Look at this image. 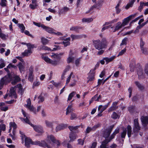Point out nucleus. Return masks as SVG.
Segmentation results:
<instances>
[{"mask_svg": "<svg viewBox=\"0 0 148 148\" xmlns=\"http://www.w3.org/2000/svg\"><path fill=\"white\" fill-rule=\"evenodd\" d=\"M100 125V124L99 123H97L94 125L92 127V130H96L97 128Z\"/></svg>", "mask_w": 148, "mask_h": 148, "instance_id": "69168bd1", "label": "nucleus"}, {"mask_svg": "<svg viewBox=\"0 0 148 148\" xmlns=\"http://www.w3.org/2000/svg\"><path fill=\"white\" fill-rule=\"evenodd\" d=\"M128 39L127 38H125L122 40V42L120 44V45L121 46L124 45H126Z\"/></svg>", "mask_w": 148, "mask_h": 148, "instance_id": "5fc2aeb1", "label": "nucleus"}, {"mask_svg": "<svg viewBox=\"0 0 148 148\" xmlns=\"http://www.w3.org/2000/svg\"><path fill=\"white\" fill-rule=\"evenodd\" d=\"M71 37L72 40L75 39H79L82 38H85L86 37V36L84 34H82L79 35H74V34H71Z\"/></svg>", "mask_w": 148, "mask_h": 148, "instance_id": "dca6fc26", "label": "nucleus"}, {"mask_svg": "<svg viewBox=\"0 0 148 148\" xmlns=\"http://www.w3.org/2000/svg\"><path fill=\"white\" fill-rule=\"evenodd\" d=\"M137 73L139 79L143 78L144 76L143 75V73L142 68H140L139 69V70L138 71Z\"/></svg>", "mask_w": 148, "mask_h": 148, "instance_id": "72a5a7b5", "label": "nucleus"}, {"mask_svg": "<svg viewBox=\"0 0 148 148\" xmlns=\"http://www.w3.org/2000/svg\"><path fill=\"white\" fill-rule=\"evenodd\" d=\"M27 104L25 105V107L29 109L30 111H33L34 113H36V112L34 111V108L32 106H31V101L30 99H28L27 101Z\"/></svg>", "mask_w": 148, "mask_h": 148, "instance_id": "2eb2a0df", "label": "nucleus"}, {"mask_svg": "<svg viewBox=\"0 0 148 148\" xmlns=\"http://www.w3.org/2000/svg\"><path fill=\"white\" fill-rule=\"evenodd\" d=\"M45 141L41 140L40 142L39 141L37 140L34 142L32 144L34 145H38L40 146L44 147H47V148H50V146L48 145V143L47 141L46 140V139Z\"/></svg>", "mask_w": 148, "mask_h": 148, "instance_id": "9d476101", "label": "nucleus"}, {"mask_svg": "<svg viewBox=\"0 0 148 148\" xmlns=\"http://www.w3.org/2000/svg\"><path fill=\"white\" fill-rule=\"evenodd\" d=\"M134 127L133 128V132L134 133V136H136L140 130V126L139 125L138 119H135L134 120Z\"/></svg>", "mask_w": 148, "mask_h": 148, "instance_id": "1a4fd4ad", "label": "nucleus"}, {"mask_svg": "<svg viewBox=\"0 0 148 148\" xmlns=\"http://www.w3.org/2000/svg\"><path fill=\"white\" fill-rule=\"evenodd\" d=\"M93 45L95 48L99 50L106 48L108 45L106 40L103 38L101 41L99 39L93 41Z\"/></svg>", "mask_w": 148, "mask_h": 148, "instance_id": "f257e3e1", "label": "nucleus"}, {"mask_svg": "<svg viewBox=\"0 0 148 148\" xmlns=\"http://www.w3.org/2000/svg\"><path fill=\"white\" fill-rule=\"evenodd\" d=\"M32 53V50L27 49L25 50L22 53V56H27L30 55Z\"/></svg>", "mask_w": 148, "mask_h": 148, "instance_id": "4be33fe9", "label": "nucleus"}, {"mask_svg": "<svg viewBox=\"0 0 148 148\" xmlns=\"http://www.w3.org/2000/svg\"><path fill=\"white\" fill-rule=\"evenodd\" d=\"M115 56H113L109 58H104V60H105L107 63H108V62L112 61L114 59H115Z\"/></svg>", "mask_w": 148, "mask_h": 148, "instance_id": "2f4dec72", "label": "nucleus"}, {"mask_svg": "<svg viewBox=\"0 0 148 148\" xmlns=\"http://www.w3.org/2000/svg\"><path fill=\"white\" fill-rule=\"evenodd\" d=\"M12 79L11 75L10 74H8V75L2 78L0 82L2 84L3 83L4 85H6L10 82Z\"/></svg>", "mask_w": 148, "mask_h": 148, "instance_id": "9b49d317", "label": "nucleus"}, {"mask_svg": "<svg viewBox=\"0 0 148 148\" xmlns=\"http://www.w3.org/2000/svg\"><path fill=\"white\" fill-rule=\"evenodd\" d=\"M143 53L145 54H147L148 53V50L146 48H143V49H141Z\"/></svg>", "mask_w": 148, "mask_h": 148, "instance_id": "0e129e2a", "label": "nucleus"}, {"mask_svg": "<svg viewBox=\"0 0 148 148\" xmlns=\"http://www.w3.org/2000/svg\"><path fill=\"white\" fill-rule=\"evenodd\" d=\"M135 1L136 0H129V3L126 6L125 8L128 9L130 7H132Z\"/></svg>", "mask_w": 148, "mask_h": 148, "instance_id": "473e14b6", "label": "nucleus"}, {"mask_svg": "<svg viewBox=\"0 0 148 148\" xmlns=\"http://www.w3.org/2000/svg\"><path fill=\"white\" fill-rule=\"evenodd\" d=\"M10 127L11 128L12 127L13 129H15L16 128V124L14 122H10Z\"/></svg>", "mask_w": 148, "mask_h": 148, "instance_id": "3c124183", "label": "nucleus"}, {"mask_svg": "<svg viewBox=\"0 0 148 148\" xmlns=\"http://www.w3.org/2000/svg\"><path fill=\"white\" fill-rule=\"evenodd\" d=\"M117 107H115V106H112L108 110V112L112 111L116 109L117 108Z\"/></svg>", "mask_w": 148, "mask_h": 148, "instance_id": "e2e57ef3", "label": "nucleus"}, {"mask_svg": "<svg viewBox=\"0 0 148 148\" xmlns=\"http://www.w3.org/2000/svg\"><path fill=\"white\" fill-rule=\"evenodd\" d=\"M20 80V78L18 76L14 75H13L12 84H15Z\"/></svg>", "mask_w": 148, "mask_h": 148, "instance_id": "412c9836", "label": "nucleus"}, {"mask_svg": "<svg viewBox=\"0 0 148 148\" xmlns=\"http://www.w3.org/2000/svg\"><path fill=\"white\" fill-rule=\"evenodd\" d=\"M102 1H99L97 3L93 5L90 9V10H92L93 8H97V9H99V6L100 5H101V4L102 3Z\"/></svg>", "mask_w": 148, "mask_h": 148, "instance_id": "7c9ffc66", "label": "nucleus"}, {"mask_svg": "<svg viewBox=\"0 0 148 148\" xmlns=\"http://www.w3.org/2000/svg\"><path fill=\"white\" fill-rule=\"evenodd\" d=\"M135 16V14L131 15L127 17L124 18L122 24L123 26H124L126 25L129 23V21L132 18H133Z\"/></svg>", "mask_w": 148, "mask_h": 148, "instance_id": "f8f14e48", "label": "nucleus"}, {"mask_svg": "<svg viewBox=\"0 0 148 148\" xmlns=\"http://www.w3.org/2000/svg\"><path fill=\"white\" fill-rule=\"evenodd\" d=\"M127 134L129 138H130L131 136L132 133V127L130 125H128L127 129L124 128L123 129V131L121 133V137L122 138H124L126 134L127 130Z\"/></svg>", "mask_w": 148, "mask_h": 148, "instance_id": "423d86ee", "label": "nucleus"}, {"mask_svg": "<svg viewBox=\"0 0 148 148\" xmlns=\"http://www.w3.org/2000/svg\"><path fill=\"white\" fill-rule=\"evenodd\" d=\"M145 44L144 42L143 41L142 38H141L140 40V47L141 48V49L143 50V46Z\"/></svg>", "mask_w": 148, "mask_h": 148, "instance_id": "13d9d810", "label": "nucleus"}, {"mask_svg": "<svg viewBox=\"0 0 148 148\" xmlns=\"http://www.w3.org/2000/svg\"><path fill=\"white\" fill-rule=\"evenodd\" d=\"M126 49L125 48L124 49L122 50L119 53L118 56H121L123 55L126 51Z\"/></svg>", "mask_w": 148, "mask_h": 148, "instance_id": "338daca9", "label": "nucleus"}, {"mask_svg": "<svg viewBox=\"0 0 148 148\" xmlns=\"http://www.w3.org/2000/svg\"><path fill=\"white\" fill-rule=\"evenodd\" d=\"M111 117L112 119H115L118 118H119V116L115 112H114L111 115Z\"/></svg>", "mask_w": 148, "mask_h": 148, "instance_id": "de8ad7c7", "label": "nucleus"}, {"mask_svg": "<svg viewBox=\"0 0 148 148\" xmlns=\"http://www.w3.org/2000/svg\"><path fill=\"white\" fill-rule=\"evenodd\" d=\"M46 126L48 127L52 128L53 127V122H50L47 120L45 121Z\"/></svg>", "mask_w": 148, "mask_h": 148, "instance_id": "a19ab883", "label": "nucleus"}, {"mask_svg": "<svg viewBox=\"0 0 148 148\" xmlns=\"http://www.w3.org/2000/svg\"><path fill=\"white\" fill-rule=\"evenodd\" d=\"M5 66V64L4 60L1 59L0 60V69H2Z\"/></svg>", "mask_w": 148, "mask_h": 148, "instance_id": "a18cd8bd", "label": "nucleus"}, {"mask_svg": "<svg viewBox=\"0 0 148 148\" xmlns=\"http://www.w3.org/2000/svg\"><path fill=\"white\" fill-rule=\"evenodd\" d=\"M67 127V125L63 123H61L58 125L56 128V131L57 132Z\"/></svg>", "mask_w": 148, "mask_h": 148, "instance_id": "6ab92c4d", "label": "nucleus"}, {"mask_svg": "<svg viewBox=\"0 0 148 148\" xmlns=\"http://www.w3.org/2000/svg\"><path fill=\"white\" fill-rule=\"evenodd\" d=\"M76 92H73L70 93L68 96L67 101L70 100L73 98V97L75 95Z\"/></svg>", "mask_w": 148, "mask_h": 148, "instance_id": "c03bdc74", "label": "nucleus"}, {"mask_svg": "<svg viewBox=\"0 0 148 148\" xmlns=\"http://www.w3.org/2000/svg\"><path fill=\"white\" fill-rule=\"evenodd\" d=\"M21 111L24 117H26L25 118L23 119L25 123L30 125L33 127L34 130L36 132L41 134L43 133L44 132L42 127L40 125H34L32 124H31L26 113L23 109H22Z\"/></svg>", "mask_w": 148, "mask_h": 148, "instance_id": "f03ea898", "label": "nucleus"}, {"mask_svg": "<svg viewBox=\"0 0 148 148\" xmlns=\"http://www.w3.org/2000/svg\"><path fill=\"white\" fill-rule=\"evenodd\" d=\"M18 26L21 29V31L22 33L24 32V30L25 29V27L23 24H18Z\"/></svg>", "mask_w": 148, "mask_h": 148, "instance_id": "58836bf2", "label": "nucleus"}, {"mask_svg": "<svg viewBox=\"0 0 148 148\" xmlns=\"http://www.w3.org/2000/svg\"><path fill=\"white\" fill-rule=\"evenodd\" d=\"M40 82L38 81H36L33 84V86L35 87L38 86L40 84Z\"/></svg>", "mask_w": 148, "mask_h": 148, "instance_id": "052dcab7", "label": "nucleus"}, {"mask_svg": "<svg viewBox=\"0 0 148 148\" xmlns=\"http://www.w3.org/2000/svg\"><path fill=\"white\" fill-rule=\"evenodd\" d=\"M0 37L3 40H6L8 38V36L3 33L0 34Z\"/></svg>", "mask_w": 148, "mask_h": 148, "instance_id": "49530a36", "label": "nucleus"}, {"mask_svg": "<svg viewBox=\"0 0 148 148\" xmlns=\"http://www.w3.org/2000/svg\"><path fill=\"white\" fill-rule=\"evenodd\" d=\"M141 120L143 125L144 126H145L148 124V116H142L141 118Z\"/></svg>", "mask_w": 148, "mask_h": 148, "instance_id": "f3484780", "label": "nucleus"}, {"mask_svg": "<svg viewBox=\"0 0 148 148\" xmlns=\"http://www.w3.org/2000/svg\"><path fill=\"white\" fill-rule=\"evenodd\" d=\"M7 68H9V69H16L17 68V67L12 64H10L7 66Z\"/></svg>", "mask_w": 148, "mask_h": 148, "instance_id": "603ef678", "label": "nucleus"}, {"mask_svg": "<svg viewBox=\"0 0 148 148\" xmlns=\"http://www.w3.org/2000/svg\"><path fill=\"white\" fill-rule=\"evenodd\" d=\"M82 59L81 57H80L77 59L75 61V65L76 66H78L80 64V62Z\"/></svg>", "mask_w": 148, "mask_h": 148, "instance_id": "09e8293b", "label": "nucleus"}, {"mask_svg": "<svg viewBox=\"0 0 148 148\" xmlns=\"http://www.w3.org/2000/svg\"><path fill=\"white\" fill-rule=\"evenodd\" d=\"M38 103L42 102L44 101V97L42 95H40L38 97Z\"/></svg>", "mask_w": 148, "mask_h": 148, "instance_id": "864d4df0", "label": "nucleus"}, {"mask_svg": "<svg viewBox=\"0 0 148 148\" xmlns=\"http://www.w3.org/2000/svg\"><path fill=\"white\" fill-rule=\"evenodd\" d=\"M18 90V92L22 95L23 92V90L22 88V85L21 84H18L16 86L14 87H12L10 90L9 96L12 98H16L17 95H16L15 90L16 89Z\"/></svg>", "mask_w": 148, "mask_h": 148, "instance_id": "20e7f679", "label": "nucleus"}, {"mask_svg": "<svg viewBox=\"0 0 148 148\" xmlns=\"http://www.w3.org/2000/svg\"><path fill=\"white\" fill-rule=\"evenodd\" d=\"M135 84L140 90H144V86L140 84V83L138 82H135Z\"/></svg>", "mask_w": 148, "mask_h": 148, "instance_id": "a878e982", "label": "nucleus"}, {"mask_svg": "<svg viewBox=\"0 0 148 148\" xmlns=\"http://www.w3.org/2000/svg\"><path fill=\"white\" fill-rule=\"evenodd\" d=\"M42 28L45 30L46 32L51 34H53L54 33V31H56L54 29L46 26L45 25H42Z\"/></svg>", "mask_w": 148, "mask_h": 148, "instance_id": "ddd939ff", "label": "nucleus"}, {"mask_svg": "<svg viewBox=\"0 0 148 148\" xmlns=\"http://www.w3.org/2000/svg\"><path fill=\"white\" fill-rule=\"evenodd\" d=\"M0 130L3 131H5L6 130L5 125L3 124H0Z\"/></svg>", "mask_w": 148, "mask_h": 148, "instance_id": "6e6d98bb", "label": "nucleus"}, {"mask_svg": "<svg viewBox=\"0 0 148 148\" xmlns=\"http://www.w3.org/2000/svg\"><path fill=\"white\" fill-rule=\"evenodd\" d=\"M145 73L148 76V64L145 66Z\"/></svg>", "mask_w": 148, "mask_h": 148, "instance_id": "774afa93", "label": "nucleus"}, {"mask_svg": "<svg viewBox=\"0 0 148 148\" xmlns=\"http://www.w3.org/2000/svg\"><path fill=\"white\" fill-rule=\"evenodd\" d=\"M123 27L122 25V23L121 22H117L115 25L114 28H113V27H111L112 28H113V32H115L116 31L119 30L121 29Z\"/></svg>", "mask_w": 148, "mask_h": 148, "instance_id": "4468645a", "label": "nucleus"}, {"mask_svg": "<svg viewBox=\"0 0 148 148\" xmlns=\"http://www.w3.org/2000/svg\"><path fill=\"white\" fill-rule=\"evenodd\" d=\"M113 127V126H111L105 130L103 133V136L106 138V140L102 142V143L104 142H107L110 140V137L109 138H108L112 131Z\"/></svg>", "mask_w": 148, "mask_h": 148, "instance_id": "6e6552de", "label": "nucleus"}, {"mask_svg": "<svg viewBox=\"0 0 148 148\" xmlns=\"http://www.w3.org/2000/svg\"><path fill=\"white\" fill-rule=\"evenodd\" d=\"M73 54L72 50H70L69 57L67 59V62L68 63L72 62L74 59V57L73 56Z\"/></svg>", "mask_w": 148, "mask_h": 148, "instance_id": "a211bd4d", "label": "nucleus"}, {"mask_svg": "<svg viewBox=\"0 0 148 148\" xmlns=\"http://www.w3.org/2000/svg\"><path fill=\"white\" fill-rule=\"evenodd\" d=\"M70 40L71 38L70 37L64 40L62 43L64 45V47H66L68 45H70L69 41Z\"/></svg>", "mask_w": 148, "mask_h": 148, "instance_id": "cd10ccee", "label": "nucleus"}, {"mask_svg": "<svg viewBox=\"0 0 148 148\" xmlns=\"http://www.w3.org/2000/svg\"><path fill=\"white\" fill-rule=\"evenodd\" d=\"M108 107V105H105L103 106L101 105L99 106L98 110L100 112H102Z\"/></svg>", "mask_w": 148, "mask_h": 148, "instance_id": "c85d7f7f", "label": "nucleus"}, {"mask_svg": "<svg viewBox=\"0 0 148 148\" xmlns=\"http://www.w3.org/2000/svg\"><path fill=\"white\" fill-rule=\"evenodd\" d=\"M1 2L0 5L3 7H4L6 6L7 4V1L6 0H1Z\"/></svg>", "mask_w": 148, "mask_h": 148, "instance_id": "8fccbe9b", "label": "nucleus"}, {"mask_svg": "<svg viewBox=\"0 0 148 148\" xmlns=\"http://www.w3.org/2000/svg\"><path fill=\"white\" fill-rule=\"evenodd\" d=\"M76 117V115L74 113H71V116L70 119L71 120H73Z\"/></svg>", "mask_w": 148, "mask_h": 148, "instance_id": "680f3d73", "label": "nucleus"}, {"mask_svg": "<svg viewBox=\"0 0 148 148\" xmlns=\"http://www.w3.org/2000/svg\"><path fill=\"white\" fill-rule=\"evenodd\" d=\"M36 0H32V3L29 5V7L32 10L35 9L38 5L36 2Z\"/></svg>", "mask_w": 148, "mask_h": 148, "instance_id": "b1692460", "label": "nucleus"}, {"mask_svg": "<svg viewBox=\"0 0 148 148\" xmlns=\"http://www.w3.org/2000/svg\"><path fill=\"white\" fill-rule=\"evenodd\" d=\"M97 97V95H96L94 97H92V101L95 100L98 101L99 99L101 98V96L100 95H99L98 97Z\"/></svg>", "mask_w": 148, "mask_h": 148, "instance_id": "4d7b16f0", "label": "nucleus"}, {"mask_svg": "<svg viewBox=\"0 0 148 148\" xmlns=\"http://www.w3.org/2000/svg\"><path fill=\"white\" fill-rule=\"evenodd\" d=\"M49 42V40L44 37L41 38V42L43 45L47 44Z\"/></svg>", "mask_w": 148, "mask_h": 148, "instance_id": "f704fd0d", "label": "nucleus"}, {"mask_svg": "<svg viewBox=\"0 0 148 148\" xmlns=\"http://www.w3.org/2000/svg\"><path fill=\"white\" fill-rule=\"evenodd\" d=\"M69 8L67 7H64L58 11V14L59 15L61 14H64L69 10Z\"/></svg>", "mask_w": 148, "mask_h": 148, "instance_id": "5701e85b", "label": "nucleus"}, {"mask_svg": "<svg viewBox=\"0 0 148 148\" xmlns=\"http://www.w3.org/2000/svg\"><path fill=\"white\" fill-rule=\"evenodd\" d=\"M27 49L32 50L33 48L36 47V46L35 45L32 44L30 43H28V44H27Z\"/></svg>", "mask_w": 148, "mask_h": 148, "instance_id": "c9c22d12", "label": "nucleus"}, {"mask_svg": "<svg viewBox=\"0 0 148 148\" xmlns=\"http://www.w3.org/2000/svg\"><path fill=\"white\" fill-rule=\"evenodd\" d=\"M80 29L79 27L78 26H73L71 27L70 30L71 31H74L76 32H78L79 29Z\"/></svg>", "mask_w": 148, "mask_h": 148, "instance_id": "79ce46f5", "label": "nucleus"}, {"mask_svg": "<svg viewBox=\"0 0 148 148\" xmlns=\"http://www.w3.org/2000/svg\"><path fill=\"white\" fill-rule=\"evenodd\" d=\"M20 72L22 73L24 71V67L22 64L20 62L18 65Z\"/></svg>", "mask_w": 148, "mask_h": 148, "instance_id": "ea45409f", "label": "nucleus"}, {"mask_svg": "<svg viewBox=\"0 0 148 148\" xmlns=\"http://www.w3.org/2000/svg\"><path fill=\"white\" fill-rule=\"evenodd\" d=\"M38 49L39 50H45L50 51L51 49L47 46L41 45L38 47Z\"/></svg>", "mask_w": 148, "mask_h": 148, "instance_id": "393cba45", "label": "nucleus"}, {"mask_svg": "<svg viewBox=\"0 0 148 148\" xmlns=\"http://www.w3.org/2000/svg\"><path fill=\"white\" fill-rule=\"evenodd\" d=\"M20 133L21 134V137L22 140V143H24V140H25V145L26 147H29V145L32 143V140L29 138L26 137L24 135L23 132L20 131Z\"/></svg>", "mask_w": 148, "mask_h": 148, "instance_id": "0eeeda50", "label": "nucleus"}, {"mask_svg": "<svg viewBox=\"0 0 148 148\" xmlns=\"http://www.w3.org/2000/svg\"><path fill=\"white\" fill-rule=\"evenodd\" d=\"M69 138L70 139V141H73L77 138V137L75 134L71 133L70 134Z\"/></svg>", "mask_w": 148, "mask_h": 148, "instance_id": "bb28decb", "label": "nucleus"}, {"mask_svg": "<svg viewBox=\"0 0 148 148\" xmlns=\"http://www.w3.org/2000/svg\"><path fill=\"white\" fill-rule=\"evenodd\" d=\"M66 114L68 115L69 113L71 112L73 110V108L72 107V104H71L69 105L68 106L66 109Z\"/></svg>", "mask_w": 148, "mask_h": 148, "instance_id": "c756f323", "label": "nucleus"}, {"mask_svg": "<svg viewBox=\"0 0 148 148\" xmlns=\"http://www.w3.org/2000/svg\"><path fill=\"white\" fill-rule=\"evenodd\" d=\"M79 127V126H70L69 127V128L71 131L74 132Z\"/></svg>", "mask_w": 148, "mask_h": 148, "instance_id": "37998d69", "label": "nucleus"}, {"mask_svg": "<svg viewBox=\"0 0 148 148\" xmlns=\"http://www.w3.org/2000/svg\"><path fill=\"white\" fill-rule=\"evenodd\" d=\"M93 19L92 18H84L82 19V22L83 23H90L92 22Z\"/></svg>", "mask_w": 148, "mask_h": 148, "instance_id": "4c0bfd02", "label": "nucleus"}, {"mask_svg": "<svg viewBox=\"0 0 148 148\" xmlns=\"http://www.w3.org/2000/svg\"><path fill=\"white\" fill-rule=\"evenodd\" d=\"M54 46L55 47L53 48L52 50H51V51H54L56 50H59L61 49V47L59 45H55Z\"/></svg>", "mask_w": 148, "mask_h": 148, "instance_id": "bf43d9fd", "label": "nucleus"}, {"mask_svg": "<svg viewBox=\"0 0 148 148\" xmlns=\"http://www.w3.org/2000/svg\"><path fill=\"white\" fill-rule=\"evenodd\" d=\"M95 72L94 71H92V72L90 71L89 74V76L88 77V80L87 82L89 81H91L94 80Z\"/></svg>", "mask_w": 148, "mask_h": 148, "instance_id": "aec40b11", "label": "nucleus"}, {"mask_svg": "<svg viewBox=\"0 0 148 148\" xmlns=\"http://www.w3.org/2000/svg\"><path fill=\"white\" fill-rule=\"evenodd\" d=\"M42 58L47 63H49V62L51 61V59H50L48 56L45 55H43L42 56Z\"/></svg>", "mask_w": 148, "mask_h": 148, "instance_id": "e433bc0d", "label": "nucleus"}, {"mask_svg": "<svg viewBox=\"0 0 148 148\" xmlns=\"http://www.w3.org/2000/svg\"><path fill=\"white\" fill-rule=\"evenodd\" d=\"M48 145L52 148L56 145V148H58L60 145V143L58 140H56L54 136L52 135H48L46 138Z\"/></svg>", "mask_w": 148, "mask_h": 148, "instance_id": "7ed1b4c3", "label": "nucleus"}, {"mask_svg": "<svg viewBox=\"0 0 148 148\" xmlns=\"http://www.w3.org/2000/svg\"><path fill=\"white\" fill-rule=\"evenodd\" d=\"M75 77V76L73 75V72H71L66 79V85H67L69 83L71 80V78L72 77L71 83L69 84V86L70 87H73L75 86L76 85L77 82L76 80L74 78Z\"/></svg>", "mask_w": 148, "mask_h": 148, "instance_id": "39448f33", "label": "nucleus"}]
</instances>
